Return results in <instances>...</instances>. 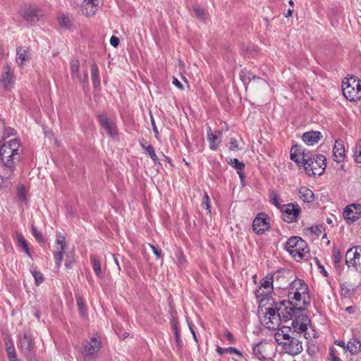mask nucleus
<instances>
[{"instance_id":"f257e3e1","label":"nucleus","mask_w":361,"mask_h":361,"mask_svg":"<svg viewBox=\"0 0 361 361\" xmlns=\"http://www.w3.org/2000/svg\"><path fill=\"white\" fill-rule=\"evenodd\" d=\"M326 157L322 154L309 157L305 152H302V163L308 176H321L326 167Z\"/></svg>"},{"instance_id":"f03ea898","label":"nucleus","mask_w":361,"mask_h":361,"mask_svg":"<svg viewBox=\"0 0 361 361\" xmlns=\"http://www.w3.org/2000/svg\"><path fill=\"white\" fill-rule=\"evenodd\" d=\"M286 250L298 261L303 259L309 250L306 242L298 236H292L285 245Z\"/></svg>"},{"instance_id":"7ed1b4c3","label":"nucleus","mask_w":361,"mask_h":361,"mask_svg":"<svg viewBox=\"0 0 361 361\" xmlns=\"http://www.w3.org/2000/svg\"><path fill=\"white\" fill-rule=\"evenodd\" d=\"M15 149H11V147L3 145L0 147V158L4 166L6 167L9 172H13L16 164L20 160V153L15 152Z\"/></svg>"},{"instance_id":"20e7f679","label":"nucleus","mask_w":361,"mask_h":361,"mask_svg":"<svg viewBox=\"0 0 361 361\" xmlns=\"http://www.w3.org/2000/svg\"><path fill=\"white\" fill-rule=\"evenodd\" d=\"M262 323L269 329H277L281 322L280 308L270 307L266 308V312L260 318Z\"/></svg>"},{"instance_id":"39448f33","label":"nucleus","mask_w":361,"mask_h":361,"mask_svg":"<svg viewBox=\"0 0 361 361\" xmlns=\"http://www.w3.org/2000/svg\"><path fill=\"white\" fill-rule=\"evenodd\" d=\"M262 323L269 329H277L281 322L280 308L270 307L266 308V312L260 318Z\"/></svg>"},{"instance_id":"423d86ee","label":"nucleus","mask_w":361,"mask_h":361,"mask_svg":"<svg viewBox=\"0 0 361 361\" xmlns=\"http://www.w3.org/2000/svg\"><path fill=\"white\" fill-rule=\"evenodd\" d=\"M15 76L11 64L6 63L2 68L0 77V82L4 89L6 91L11 90L14 85Z\"/></svg>"},{"instance_id":"0eeeda50","label":"nucleus","mask_w":361,"mask_h":361,"mask_svg":"<svg viewBox=\"0 0 361 361\" xmlns=\"http://www.w3.org/2000/svg\"><path fill=\"white\" fill-rule=\"evenodd\" d=\"M357 81V78L355 76H351L346 78V81H343L342 83V91L344 97L350 102H355L357 100L358 94L357 92H355V88L356 86L355 83Z\"/></svg>"},{"instance_id":"6e6552de","label":"nucleus","mask_w":361,"mask_h":361,"mask_svg":"<svg viewBox=\"0 0 361 361\" xmlns=\"http://www.w3.org/2000/svg\"><path fill=\"white\" fill-rule=\"evenodd\" d=\"M295 334L296 333L293 332V336L290 339L285 341L283 344H281L286 353L291 355H298L303 350L302 341L299 337H296Z\"/></svg>"},{"instance_id":"1a4fd4ad","label":"nucleus","mask_w":361,"mask_h":361,"mask_svg":"<svg viewBox=\"0 0 361 361\" xmlns=\"http://www.w3.org/2000/svg\"><path fill=\"white\" fill-rule=\"evenodd\" d=\"M20 347L24 355L32 360L35 356V345L30 335L25 333L20 338Z\"/></svg>"},{"instance_id":"9d476101","label":"nucleus","mask_w":361,"mask_h":361,"mask_svg":"<svg viewBox=\"0 0 361 361\" xmlns=\"http://www.w3.org/2000/svg\"><path fill=\"white\" fill-rule=\"evenodd\" d=\"M102 346L100 340L92 337L90 341H87L82 352L85 360L92 359L100 350Z\"/></svg>"},{"instance_id":"9b49d317","label":"nucleus","mask_w":361,"mask_h":361,"mask_svg":"<svg viewBox=\"0 0 361 361\" xmlns=\"http://www.w3.org/2000/svg\"><path fill=\"white\" fill-rule=\"evenodd\" d=\"M311 322L309 317L302 314V312L300 314H296L294 319L291 322L292 328L294 329L293 333H296V334H299L301 332H305L307 329V325Z\"/></svg>"},{"instance_id":"f8f14e48","label":"nucleus","mask_w":361,"mask_h":361,"mask_svg":"<svg viewBox=\"0 0 361 361\" xmlns=\"http://www.w3.org/2000/svg\"><path fill=\"white\" fill-rule=\"evenodd\" d=\"M345 220L348 224H353L361 216V204L354 203L347 206L343 212Z\"/></svg>"},{"instance_id":"ddd939ff","label":"nucleus","mask_w":361,"mask_h":361,"mask_svg":"<svg viewBox=\"0 0 361 361\" xmlns=\"http://www.w3.org/2000/svg\"><path fill=\"white\" fill-rule=\"evenodd\" d=\"M269 217L264 213H260L253 221V231L258 235L263 234L269 228Z\"/></svg>"},{"instance_id":"4468645a","label":"nucleus","mask_w":361,"mask_h":361,"mask_svg":"<svg viewBox=\"0 0 361 361\" xmlns=\"http://www.w3.org/2000/svg\"><path fill=\"white\" fill-rule=\"evenodd\" d=\"M300 212L298 204H288L283 209V220L288 223L295 222Z\"/></svg>"},{"instance_id":"2eb2a0df","label":"nucleus","mask_w":361,"mask_h":361,"mask_svg":"<svg viewBox=\"0 0 361 361\" xmlns=\"http://www.w3.org/2000/svg\"><path fill=\"white\" fill-rule=\"evenodd\" d=\"M98 119L100 126L107 132L111 137H115L118 134L115 123L111 121L105 114H98Z\"/></svg>"},{"instance_id":"dca6fc26","label":"nucleus","mask_w":361,"mask_h":361,"mask_svg":"<svg viewBox=\"0 0 361 361\" xmlns=\"http://www.w3.org/2000/svg\"><path fill=\"white\" fill-rule=\"evenodd\" d=\"M303 310L304 308L297 307L295 304L290 307H285L280 311L281 319L284 322L293 321L296 314H300Z\"/></svg>"},{"instance_id":"f3484780","label":"nucleus","mask_w":361,"mask_h":361,"mask_svg":"<svg viewBox=\"0 0 361 361\" xmlns=\"http://www.w3.org/2000/svg\"><path fill=\"white\" fill-rule=\"evenodd\" d=\"M22 15L26 20L34 23L39 20L42 12L36 6H30L23 11Z\"/></svg>"},{"instance_id":"a211bd4d","label":"nucleus","mask_w":361,"mask_h":361,"mask_svg":"<svg viewBox=\"0 0 361 361\" xmlns=\"http://www.w3.org/2000/svg\"><path fill=\"white\" fill-rule=\"evenodd\" d=\"M16 63L18 66L23 68L24 63L28 62L31 59L28 48L19 47L16 49Z\"/></svg>"},{"instance_id":"6ab92c4d","label":"nucleus","mask_w":361,"mask_h":361,"mask_svg":"<svg viewBox=\"0 0 361 361\" xmlns=\"http://www.w3.org/2000/svg\"><path fill=\"white\" fill-rule=\"evenodd\" d=\"M269 345L266 343H258L253 348V354L259 360H262L268 357L267 348Z\"/></svg>"},{"instance_id":"aec40b11","label":"nucleus","mask_w":361,"mask_h":361,"mask_svg":"<svg viewBox=\"0 0 361 361\" xmlns=\"http://www.w3.org/2000/svg\"><path fill=\"white\" fill-rule=\"evenodd\" d=\"M322 137L319 131H308L302 135V139L307 145H314L318 143Z\"/></svg>"},{"instance_id":"412c9836","label":"nucleus","mask_w":361,"mask_h":361,"mask_svg":"<svg viewBox=\"0 0 361 361\" xmlns=\"http://www.w3.org/2000/svg\"><path fill=\"white\" fill-rule=\"evenodd\" d=\"M289 331H290V326H283L281 328L279 329L275 334L276 341L279 345H281L285 341L290 339V338L293 336V334L290 335L289 334Z\"/></svg>"},{"instance_id":"4be33fe9","label":"nucleus","mask_w":361,"mask_h":361,"mask_svg":"<svg viewBox=\"0 0 361 361\" xmlns=\"http://www.w3.org/2000/svg\"><path fill=\"white\" fill-rule=\"evenodd\" d=\"M346 348L352 355L361 352V336L353 337L347 343Z\"/></svg>"},{"instance_id":"5701e85b","label":"nucleus","mask_w":361,"mask_h":361,"mask_svg":"<svg viewBox=\"0 0 361 361\" xmlns=\"http://www.w3.org/2000/svg\"><path fill=\"white\" fill-rule=\"evenodd\" d=\"M335 160L337 162H341L345 158V148L343 142L341 140H336L334 147L333 149Z\"/></svg>"},{"instance_id":"b1692460","label":"nucleus","mask_w":361,"mask_h":361,"mask_svg":"<svg viewBox=\"0 0 361 361\" xmlns=\"http://www.w3.org/2000/svg\"><path fill=\"white\" fill-rule=\"evenodd\" d=\"M359 251L361 252V246H357L350 248L345 255V264L350 267L355 263L357 256H359Z\"/></svg>"},{"instance_id":"393cba45","label":"nucleus","mask_w":361,"mask_h":361,"mask_svg":"<svg viewBox=\"0 0 361 361\" xmlns=\"http://www.w3.org/2000/svg\"><path fill=\"white\" fill-rule=\"evenodd\" d=\"M357 286L350 282L341 284V295L345 298H351L355 295Z\"/></svg>"},{"instance_id":"a878e982","label":"nucleus","mask_w":361,"mask_h":361,"mask_svg":"<svg viewBox=\"0 0 361 361\" xmlns=\"http://www.w3.org/2000/svg\"><path fill=\"white\" fill-rule=\"evenodd\" d=\"M298 195L300 198L304 202H312L314 200V192L307 187L302 186L298 190Z\"/></svg>"},{"instance_id":"bb28decb","label":"nucleus","mask_w":361,"mask_h":361,"mask_svg":"<svg viewBox=\"0 0 361 361\" xmlns=\"http://www.w3.org/2000/svg\"><path fill=\"white\" fill-rule=\"evenodd\" d=\"M94 0H83L82 13L85 16L94 15L96 12Z\"/></svg>"},{"instance_id":"cd10ccee","label":"nucleus","mask_w":361,"mask_h":361,"mask_svg":"<svg viewBox=\"0 0 361 361\" xmlns=\"http://www.w3.org/2000/svg\"><path fill=\"white\" fill-rule=\"evenodd\" d=\"M16 240L18 245L21 247L25 254L30 258H32L31 253L30 252L28 243L25 239L22 233H16Z\"/></svg>"},{"instance_id":"c85d7f7f","label":"nucleus","mask_w":361,"mask_h":361,"mask_svg":"<svg viewBox=\"0 0 361 361\" xmlns=\"http://www.w3.org/2000/svg\"><path fill=\"white\" fill-rule=\"evenodd\" d=\"M292 288H295L296 290L302 291L303 295H307L308 298H310L308 286L306 285L303 280L298 279L293 281Z\"/></svg>"},{"instance_id":"c756f323","label":"nucleus","mask_w":361,"mask_h":361,"mask_svg":"<svg viewBox=\"0 0 361 361\" xmlns=\"http://www.w3.org/2000/svg\"><path fill=\"white\" fill-rule=\"evenodd\" d=\"M92 84L94 88L100 86V79L99 76V69L95 61L91 65Z\"/></svg>"},{"instance_id":"7c9ffc66","label":"nucleus","mask_w":361,"mask_h":361,"mask_svg":"<svg viewBox=\"0 0 361 361\" xmlns=\"http://www.w3.org/2000/svg\"><path fill=\"white\" fill-rule=\"evenodd\" d=\"M207 139L209 142V147L212 150H216L218 147V143L216 140H218V137L213 134L209 126L207 127Z\"/></svg>"},{"instance_id":"2f4dec72","label":"nucleus","mask_w":361,"mask_h":361,"mask_svg":"<svg viewBox=\"0 0 361 361\" xmlns=\"http://www.w3.org/2000/svg\"><path fill=\"white\" fill-rule=\"evenodd\" d=\"M91 264L94 271L99 278L102 277L100 260L96 256L91 257Z\"/></svg>"},{"instance_id":"473e14b6","label":"nucleus","mask_w":361,"mask_h":361,"mask_svg":"<svg viewBox=\"0 0 361 361\" xmlns=\"http://www.w3.org/2000/svg\"><path fill=\"white\" fill-rule=\"evenodd\" d=\"M80 62L78 59H73L71 61V73L73 78H80L79 74Z\"/></svg>"},{"instance_id":"72a5a7b5","label":"nucleus","mask_w":361,"mask_h":361,"mask_svg":"<svg viewBox=\"0 0 361 361\" xmlns=\"http://www.w3.org/2000/svg\"><path fill=\"white\" fill-rule=\"evenodd\" d=\"M273 281H274V276H267L265 279H264L263 283H262L260 287H262L263 289H264L267 293H270L273 289Z\"/></svg>"},{"instance_id":"f704fd0d","label":"nucleus","mask_w":361,"mask_h":361,"mask_svg":"<svg viewBox=\"0 0 361 361\" xmlns=\"http://www.w3.org/2000/svg\"><path fill=\"white\" fill-rule=\"evenodd\" d=\"M17 195L20 201L27 203V192L25 186L21 183L17 185Z\"/></svg>"},{"instance_id":"c9c22d12","label":"nucleus","mask_w":361,"mask_h":361,"mask_svg":"<svg viewBox=\"0 0 361 361\" xmlns=\"http://www.w3.org/2000/svg\"><path fill=\"white\" fill-rule=\"evenodd\" d=\"M240 79L243 82L244 84L249 83L252 80L258 79L262 80L259 77H256L250 72L242 71L240 75Z\"/></svg>"},{"instance_id":"e433bc0d","label":"nucleus","mask_w":361,"mask_h":361,"mask_svg":"<svg viewBox=\"0 0 361 361\" xmlns=\"http://www.w3.org/2000/svg\"><path fill=\"white\" fill-rule=\"evenodd\" d=\"M63 252H64V246L61 245V247H57V251L54 252V258L56 261V264L57 267H59L61 266L63 256Z\"/></svg>"},{"instance_id":"4c0bfd02","label":"nucleus","mask_w":361,"mask_h":361,"mask_svg":"<svg viewBox=\"0 0 361 361\" xmlns=\"http://www.w3.org/2000/svg\"><path fill=\"white\" fill-rule=\"evenodd\" d=\"M59 24L61 27H65L68 30H71L72 26L69 18L64 14H61L59 18Z\"/></svg>"},{"instance_id":"58836bf2","label":"nucleus","mask_w":361,"mask_h":361,"mask_svg":"<svg viewBox=\"0 0 361 361\" xmlns=\"http://www.w3.org/2000/svg\"><path fill=\"white\" fill-rule=\"evenodd\" d=\"M31 273L35 279V283L36 286H38L44 282V277L40 271L33 270V271H31Z\"/></svg>"},{"instance_id":"ea45409f","label":"nucleus","mask_w":361,"mask_h":361,"mask_svg":"<svg viewBox=\"0 0 361 361\" xmlns=\"http://www.w3.org/2000/svg\"><path fill=\"white\" fill-rule=\"evenodd\" d=\"M334 263L336 267H338L341 261V255L338 248L334 247L333 250Z\"/></svg>"},{"instance_id":"a19ab883","label":"nucleus","mask_w":361,"mask_h":361,"mask_svg":"<svg viewBox=\"0 0 361 361\" xmlns=\"http://www.w3.org/2000/svg\"><path fill=\"white\" fill-rule=\"evenodd\" d=\"M228 163L237 170H243L245 168V164L243 162L240 161L236 158L231 159Z\"/></svg>"},{"instance_id":"79ce46f5","label":"nucleus","mask_w":361,"mask_h":361,"mask_svg":"<svg viewBox=\"0 0 361 361\" xmlns=\"http://www.w3.org/2000/svg\"><path fill=\"white\" fill-rule=\"evenodd\" d=\"M4 145H6L7 146H9L11 147V149L12 150L13 149H15V152H18V148L20 146V140L18 139H13V140H11L9 141H8L6 143H5Z\"/></svg>"},{"instance_id":"37998d69","label":"nucleus","mask_w":361,"mask_h":361,"mask_svg":"<svg viewBox=\"0 0 361 361\" xmlns=\"http://www.w3.org/2000/svg\"><path fill=\"white\" fill-rule=\"evenodd\" d=\"M145 151L148 153L150 158L154 161V163L158 161V157L155 153L154 147L151 145H148L145 148Z\"/></svg>"},{"instance_id":"c03bdc74","label":"nucleus","mask_w":361,"mask_h":361,"mask_svg":"<svg viewBox=\"0 0 361 361\" xmlns=\"http://www.w3.org/2000/svg\"><path fill=\"white\" fill-rule=\"evenodd\" d=\"M294 304L291 300H281L279 302H274L273 307L280 308V311L283 309L285 307H290V305H293Z\"/></svg>"},{"instance_id":"a18cd8bd","label":"nucleus","mask_w":361,"mask_h":361,"mask_svg":"<svg viewBox=\"0 0 361 361\" xmlns=\"http://www.w3.org/2000/svg\"><path fill=\"white\" fill-rule=\"evenodd\" d=\"M177 259L178 264L180 267H183L186 263L185 257L181 250H178L177 251Z\"/></svg>"},{"instance_id":"49530a36","label":"nucleus","mask_w":361,"mask_h":361,"mask_svg":"<svg viewBox=\"0 0 361 361\" xmlns=\"http://www.w3.org/2000/svg\"><path fill=\"white\" fill-rule=\"evenodd\" d=\"M322 225H317L307 228V230L309 231L311 234L319 236L322 233Z\"/></svg>"},{"instance_id":"de8ad7c7","label":"nucleus","mask_w":361,"mask_h":361,"mask_svg":"<svg viewBox=\"0 0 361 361\" xmlns=\"http://www.w3.org/2000/svg\"><path fill=\"white\" fill-rule=\"evenodd\" d=\"M173 333L175 335L176 344L178 347L180 348L181 347V341L180 339L179 330L177 326V324L176 322L173 323Z\"/></svg>"},{"instance_id":"09e8293b","label":"nucleus","mask_w":361,"mask_h":361,"mask_svg":"<svg viewBox=\"0 0 361 361\" xmlns=\"http://www.w3.org/2000/svg\"><path fill=\"white\" fill-rule=\"evenodd\" d=\"M32 235H34V237L36 238V240L38 242L43 241V237H42V233L39 231H38V230L34 225H32Z\"/></svg>"},{"instance_id":"8fccbe9b","label":"nucleus","mask_w":361,"mask_h":361,"mask_svg":"<svg viewBox=\"0 0 361 361\" xmlns=\"http://www.w3.org/2000/svg\"><path fill=\"white\" fill-rule=\"evenodd\" d=\"M6 352L9 360H11L17 357L15 348L13 345L8 347L6 349Z\"/></svg>"},{"instance_id":"3c124183","label":"nucleus","mask_w":361,"mask_h":361,"mask_svg":"<svg viewBox=\"0 0 361 361\" xmlns=\"http://www.w3.org/2000/svg\"><path fill=\"white\" fill-rule=\"evenodd\" d=\"M202 206L207 210L210 212L211 206H210V203H209V197L207 193H204V199H203V202H202Z\"/></svg>"},{"instance_id":"603ef678","label":"nucleus","mask_w":361,"mask_h":361,"mask_svg":"<svg viewBox=\"0 0 361 361\" xmlns=\"http://www.w3.org/2000/svg\"><path fill=\"white\" fill-rule=\"evenodd\" d=\"M353 267H355L356 270L361 272V252L359 251V256H357L355 264Z\"/></svg>"},{"instance_id":"864d4df0","label":"nucleus","mask_w":361,"mask_h":361,"mask_svg":"<svg viewBox=\"0 0 361 361\" xmlns=\"http://www.w3.org/2000/svg\"><path fill=\"white\" fill-rule=\"evenodd\" d=\"M194 12H195V16L200 18V19H202L203 18V16H204V11L202 8H201L200 6H195L194 7Z\"/></svg>"},{"instance_id":"5fc2aeb1","label":"nucleus","mask_w":361,"mask_h":361,"mask_svg":"<svg viewBox=\"0 0 361 361\" xmlns=\"http://www.w3.org/2000/svg\"><path fill=\"white\" fill-rule=\"evenodd\" d=\"M270 197L272 200V202L273 204L276 206L277 207H279L280 204H279V202L278 201V195H276V193L274 192V191H272L270 192Z\"/></svg>"},{"instance_id":"6e6d98bb","label":"nucleus","mask_w":361,"mask_h":361,"mask_svg":"<svg viewBox=\"0 0 361 361\" xmlns=\"http://www.w3.org/2000/svg\"><path fill=\"white\" fill-rule=\"evenodd\" d=\"M269 293H267V291L262 288V287H259L258 289L255 290V295L256 297L259 298L261 296H265L269 295Z\"/></svg>"},{"instance_id":"4d7b16f0","label":"nucleus","mask_w":361,"mask_h":361,"mask_svg":"<svg viewBox=\"0 0 361 361\" xmlns=\"http://www.w3.org/2000/svg\"><path fill=\"white\" fill-rule=\"evenodd\" d=\"M238 142L235 138H231L230 141V150L235 151L238 149Z\"/></svg>"},{"instance_id":"13d9d810","label":"nucleus","mask_w":361,"mask_h":361,"mask_svg":"<svg viewBox=\"0 0 361 361\" xmlns=\"http://www.w3.org/2000/svg\"><path fill=\"white\" fill-rule=\"evenodd\" d=\"M150 247L153 251V253L156 255L157 258H161V250L159 247H155L154 245H150Z\"/></svg>"},{"instance_id":"bf43d9fd","label":"nucleus","mask_w":361,"mask_h":361,"mask_svg":"<svg viewBox=\"0 0 361 361\" xmlns=\"http://www.w3.org/2000/svg\"><path fill=\"white\" fill-rule=\"evenodd\" d=\"M225 351L226 353H235L239 356L243 355L242 353L238 349H236L235 348H233V347L226 348H225Z\"/></svg>"},{"instance_id":"052dcab7","label":"nucleus","mask_w":361,"mask_h":361,"mask_svg":"<svg viewBox=\"0 0 361 361\" xmlns=\"http://www.w3.org/2000/svg\"><path fill=\"white\" fill-rule=\"evenodd\" d=\"M150 118H151V123H152V129H153V131L154 133L155 137L157 138H158L159 131H158V129H157V126L155 124L154 119V118H153L152 114H150Z\"/></svg>"},{"instance_id":"680f3d73","label":"nucleus","mask_w":361,"mask_h":361,"mask_svg":"<svg viewBox=\"0 0 361 361\" xmlns=\"http://www.w3.org/2000/svg\"><path fill=\"white\" fill-rule=\"evenodd\" d=\"M355 83L357 84L355 90V92H357V94H359L357 97V100H359L361 98V80L357 79V81Z\"/></svg>"},{"instance_id":"e2e57ef3","label":"nucleus","mask_w":361,"mask_h":361,"mask_svg":"<svg viewBox=\"0 0 361 361\" xmlns=\"http://www.w3.org/2000/svg\"><path fill=\"white\" fill-rule=\"evenodd\" d=\"M302 293L300 290H295L293 294V297L291 299H294L296 302L300 301L302 300Z\"/></svg>"},{"instance_id":"0e129e2a","label":"nucleus","mask_w":361,"mask_h":361,"mask_svg":"<svg viewBox=\"0 0 361 361\" xmlns=\"http://www.w3.org/2000/svg\"><path fill=\"white\" fill-rule=\"evenodd\" d=\"M119 39L116 37V36H112L110 39V44L114 47H117L119 44Z\"/></svg>"},{"instance_id":"69168bd1","label":"nucleus","mask_w":361,"mask_h":361,"mask_svg":"<svg viewBox=\"0 0 361 361\" xmlns=\"http://www.w3.org/2000/svg\"><path fill=\"white\" fill-rule=\"evenodd\" d=\"M57 239H56V243L60 245V247H61V245H63L65 247V237L63 236V235H57Z\"/></svg>"},{"instance_id":"338daca9","label":"nucleus","mask_w":361,"mask_h":361,"mask_svg":"<svg viewBox=\"0 0 361 361\" xmlns=\"http://www.w3.org/2000/svg\"><path fill=\"white\" fill-rule=\"evenodd\" d=\"M77 305H78V307L79 310H80L81 313L82 314L83 310H84V303H83L82 298H77Z\"/></svg>"},{"instance_id":"774afa93","label":"nucleus","mask_w":361,"mask_h":361,"mask_svg":"<svg viewBox=\"0 0 361 361\" xmlns=\"http://www.w3.org/2000/svg\"><path fill=\"white\" fill-rule=\"evenodd\" d=\"M317 349L315 346L309 347L307 348V353L312 357L314 356L317 354Z\"/></svg>"}]
</instances>
